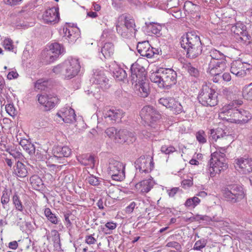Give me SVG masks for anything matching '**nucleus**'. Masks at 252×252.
Returning a JSON list of instances; mask_svg holds the SVG:
<instances>
[{
  "label": "nucleus",
  "mask_w": 252,
  "mask_h": 252,
  "mask_svg": "<svg viewBox=\"0 0 252 252\" xmlns=\"http://www.w3.org/2000/svg\"><path fill=\"white\" fill-rule=\"evenodd\" d=\"M44 214L48 220L51 223L55 224H58V218L54 214L52 213L50 209L49 208H46L44 210Z\"/></svg>",
  "instance_id": "nucleus-41"
},
{
  "label": "nucleus",
  "mask_w": 252,
  "mask_h": 252,
  "mask_svg": "<svg viewBox=\"0 0 252 252\" xmlns=\"http://www.w3.org/2000/svg\"><path fill=\"white\" fill-rule=\"evenodd\" d=\"M187 50V56L189 58H195L199 56L202 52V46H191L185 47L183 48Z\"/></svg>",
  "instance_id": "nucleus-29"
},
{
  "label": "nucleus",
  "mask_w": 252,
  "mask_h": 252,
  "mask_svg": "<svg viewBox=\"0 0 252 252\" xmlns=\"http://www.w3.org/2000/svg\"><path fill=\"white\" fill-rule=\"evenodd\" d=\"M196 138L197 140L201 144H204L207 141L206 134L202 130H200L196 132Z\"/></svg>",
  "instance_id": "nucleus-49"
},
{
  "label": "nucleus",
  "mask_w": 252,
  "mask_h": 252,
  "mask_svg": "<svg viewBox=\"0 0 252 252\" xmlns=\"http://www.w3.org/2000/svg\"><path fill=\"white\" fill-rule=\"evenodd\" d=\"M52 241L55 244H58L60 242V234L56 230L51 231Z\"/></svg>",
  "instance_id": "nucleus-54"
},
{
  "label": "nucleus",
  "mask_w": 252,
  "mask_h": 252,
  "mask_svg": "<svg viewBox=\"0 0 252 252\" xmlns=\"http://www.w3.org/2000/svg\"><path fill=\"white\" fill-rule=\"evenodd\" d=\"M200 202V200L197 197H193L188 199L185 205L187 207L195 208Z\"/></svg>",
  "instance_id": "nucleus-44"
},
{
  "label": "nucleus",
  "mask_w": 252,
  "mask_h": 252,
  "mask_svg": "<svg viewBox=\"0 0 252 252\" xmlns=\"http://www.w3.org/2000/svg\"><path fill=\"white\" fill-rule=\"evenodd\" d=\"M140 116L147 123L152 124L160 118V115L154 108L150 106H144L140 112Z\"/></svg>",
  "instance_id": "nucleus-12"
},
{
  "label": "nucleus",
  "mask_w": 252,
  "mask_h": 252,
  "mask_svg": "<svg viewBox=\"0 0 252 252\" xmlns=\"http://www.w3.org/2000/svg\"><path fill=\"white\" fill-rule=\"evenodd\" d=\"M94 235H89L85 237V242L88 245L94 244L96 242V239L94 236Z\"/></svg>",
  "instance_id": "nucleus-56"
},
{
  "label": "nucleus",
  "mask_w": 252,
  "mask_h": 252,
  "mask_svg": "<svg viewBox=\"0 0 252 252\" xmlns=\"http://www.w3.org/2000/svg\"><path fill=\"white\" fill-rule=\"evenodd\" d=\"M185 67L191 76L194 77H197L199 76V72L198 69L192 66L190 63L186 64Z\"/></svg>",
  "instance_id": "nucleus-47"
},
{
  "label": "nucleus",
  "mask_w": 252,
  "mask_h": 252,
  "mask_svg": "<svg viewBox=\"0 0 252 252\" xmlns=\"http://www.w3.org/2000/svg\"><path fill=\"white\" fill-rule=\"evenodd\" d=\"M161 27L158 25H153L151 27V31L153 33L158 34L161 31Z\"/></svg>",
  "instance_id": "nucleus-63"
},
{
  "label": "nucleus",
  "mask_w": 252,
  "mask_h": 252,
  "mask_svg": "<svg viewBox=\"0 0 252 252\" xmlns=\"http://www.w3.org/2000/svg\"><path fill=\"white\" fill-rule=\"evenodd\" d=\"M202 45L199 36L195 32L192 31L188 32L182 37L181 41V45L182 48L189 46L190 45L200 46Z\"/></svg>",
  "instance_id": "nucleus-15"
},
{
  "label": "nucleus",
  "mask_w": 252,
  "mask_h": 252,
  "mask_svg": "<svg viewBox=\"0 0 252 252\" xmlns=\"http://www.w3.org/2000/svg\"><path fill=\"white\" fill-rule=\"evenodd\" d=\"M135 91L137 95L143 97H147L150 93L148 84L144 81L135 83Z\"/></svg>",
  "instance_id": "nucleus-24"
},
{
  "label": "nucleus",
  "mask_w": 252,
  "mask_h": 252,
  "mask_svg": "<svg viewBox=\"0 0 252 252\" xmlns=\"http://www.w3.org/2000/svg\"><path fill=\"white\" fill-rule=\"evenodd\" d=\"M128 133V131L126 129L117 131L115 141L116 142L122 143L126 142V138L125 136Z\"/></svg>",
  "instance_id": "nucleus-39"
},
{
  "label": "nucleus",
  "mask_w": 252,
  "mask_h": 252,
  "mask_svg": "<svg viewBox=\"0 0 252 252\" xmlns=\"http://www.w3.org/2000/svg\"><path fill=\"white\" fill-rule=\"evenodd\" d=\"M227 148L219 147L217 151L211 154L210 160V167L208 171L211 177H214L216 174H220L228 167L226 162L225 153Z\"/></svg>",
  "instance_id": "nucleus-2"
},
{
  "label": "nucleus",
  "mask_w": 252,
  "mask_h": 252,
  "mask_svg": "<svg viewBox=\"0 0 252 252\" xmlns=\"http://www.w3.org/2000/svg\"><path fill=\"white\" fill-rule=\"evenodd\" d=\"M198 99L203 106H214L218 103V93L207 85H203Z\"/></svg>",
  "instance_id": "nucleus-4"
},
{
  "label": "nucleus",
  "mask_w": 252,
  "mask_h": 252,
  "mask_svg": "<svg viewBox=\"0 0 252 252\" xmlns=\"http://www.w3.org/2000/svg\"><path fill=\"white\" fill-rule=\"evenodd\" d=\"M130 70L132 84H137V82L145 81V69L138 62L134 63L131 65Z\"/></svg>",
  "instance_id": "nucleus-11"
},
{
  "label": "nucleus",
  "mask_w": 252,
  "mask_h": 252,
  "mask_svg": "<svg viewBox=\"0 0 252 252\" xmlns=\"http://www.w3.org/2000/svg\"><path fill=\"white\" fill-rule=\"evenodd\" d=\"M135 167L140 172L148 173L152 171L154 166L153 159L150 156H143L135 162Z\"/></svg>",
  "instance_id": "nucleus-9"
},
{
  "label": "nucleus",
  "mask_w": 252,
  "mask_h": 252,
  "mask_svg": "<svg viewBox=\"0 0 252 252\" xmlns=\"http://www.w3.org/2000/svg\"><path fill=\"white\" fill-rule=\"evenodd\" d=\"M63 52V47L58 43H54L50 46L49 53L50 60L53 61L57 58L60 54Z\"/></svg>",
  "instance_id": "nucleus-25"
},
{
  "label": "nucleus",
  "mask_w": 252,
  "mask_h": 252,
  "mask_svg": "<svg viewBox=\"0 0 252 252\" xmlns=\"http://www.w3.org/2000/svg\"><path fill=\"white\" fill-rule=\"evenodd\" d=\"M236 169L243 174L252 172V159L241 157L236 158L234 161Z\"/></svg>",
  "instance_id": "nucleus-14"
},
{
  "label": "nucleus",
  "mask_w": 252,
  "mask_h": 252,
  "mask_svg": "<svg viewBox=\"0 0 252 252\" xmlns=\"http://www.w3.org/2000/svg\"><path fill=\"white\" fill-rule=\"evenodd\" d=\"M78 161L84 166L90 165L94 168L95 164L94 157L91 154H83L77 158Z\"/></svg>",
  "instance_id": "nucleus-28"
},
{
  "label": "nucleus",
  "mask_w": 252,
  "mask_h": 252,
  "mask_svg": "<svg viewBox=\"0 0 252 252\" xmlns=\"http://www.w3.org/2000/svg\"><path fill=\"white\" fill-rule=\"evenodd\" d=\"M205 63L208 64L207 72L210 73L222 72L226 67V61L210 60L205 61Z\"/></svg>",
  "instance_id": "nucleus-18"
},
{
  "label": "nucleus",
  "mask_w": 252,
  "mask_h": 252,
  "mask_svg": "<svg viewBox=\"0 0 252 252\" xmlns=\"http://www.w3.org/2000/svg\"><path fill=\"white\" fill-rule=\"evenodd\" d=\"M48 83L47 81L43 79L38 80L35 83V88L38 90L43 91L45 90L47 88Z\"/></svg>",
  "instance_id": "nucleus-48"
},
{
  "label": "nucleus",
  "mask_w": 252,
  "mask_h": 252,
  "mask_svg": "<svg viewBox=\"0 0 252 252\" xmlns=\"http://www.w3.org/2000/svg\"><path fill=\"white\" fill-rule=\"evenodd\" d=\"M5 110L6 112L11 116L16 115V109L13 104H8L5 106Z\"/></svg>",
  "instance_id": "nucleus-55"
},
{
  "label": "nucleus",
  "mask_w": 252,
  "mask_h": 252,
  "mask_svg": "<svg viewBox=\"0 0 252 252\" xmlns=\"http://www.w3.org/2000/svg\"><path fill=\"white\" fill-rule=\"evenodd\" d=\"M71 216V214L66 213L64 215V217L65 221V225L67 227H70L72 225V223L69 220V217Z\"/></svg>",
  "instance_id": "nucleus-64"
},
{
  "label": "nucleus",
  "mask_w": 252,
  "mask_h": 252,
  "mask_svg": "<svg viewBox=\"0 0 252 252\" xmlns=\"http://www.w3.org/2000/svg\"><path fill=\"white\" fill-rule=\"evenodd\" d=\"M23 148L26 150L30 155H33L35 153V148L32 144L30 143L26 144V146L23 147Z\"/></svg>",
  "instance_id": "nucleus-58"
},
{
  "label": "nucleus",
  "mask_w": 252,
  "mask_h": 252,
  "mask_svg": "<svg viewBox=\"0 0 252 252\" xmlns=\"http://www.w3.org/2000/svg\"><path fill=\"white\" fill-rule=\"evenodd\" d=\"M158 103L170 109L174 114H180L183 108L181 103L172 97H161L158 99Z\"/></svg>",
  "instance_id": "nucleus-7"
},
{
  "label": "nucleus",
  "mask_w": 252,
  "mask_h": 252,
  "mask_svg": "<svg viewBox=\"0 0 252 252\" xmlns=\"http://www.w3.org/2000/svg\"><path fill=\"white\" fill-rule=\"evenodd\" d=\"M71 153V149L67 146H55L53 149V154L55 158L68 157Z\"/></svg>",
  "instance_id": "nucleus-23"
},
{
  "label": "nucleus",
  "mask_w": 252,
  "mask_h": 252,
  "mask_svg": "<svg viewBox=\"0 0 252 252\" xmlns=\"http://www.w3.org/2000/svg\"><path fill=\"white\" fill-rule=\"evenodd\" d=\"M118 20L120 21V25L123 24L133 34L135 33L136 30L134 28L135 25L134 19L125 16H121Z\"/></svg>",
  "instance_id": "nucleus-26"
},
{
  "label": "nucleus",
  "mask_w": 252,
  "mask_h": 252,
  "mask_svg": "<svg viewBox=\"0 0 252 252\" xmlns=\"http://www.w3.org/2000/svg\"><path fill=\"white\" fill-rule=\"evenodd\" d=\"M155 185V182L152 177L144 180L135 185V188L142 193L148 192Z\"/></svg>",
  "instance_id": "nucleus-21"
},
{
  "label": "nucleus",
  "mask_w": 252,
  "mask_h": 252,
  "mask_svg": "<svg viewBox=\"0 0 252 252\" xmlns=\"http://www.w3.org/2000/svg\"><path fill=\"white\" fill-rule=\"evenodd\" d=\"M9 153L16 159H21L23 157L21 153L15 150H11L9 152Z\"/></svg>",
  "instance_id": "nucleus-61"
},
{
  "label": "nucleus",
  "mask_w": 252,
  "mask_h": 252,
  "mask_svg": "<svg viewBox=\"0 0 252 252\" xmlns=\"http://www.w3.org/2000/svg\"><path fill=\"white\" fill-rule=\"evenodd\" d=\"M137 49L138 52L141 56L145 57L147 58H151L154 55L159 54L158 49L152 47L148 41L138 43L137 46Z\"/></svg>",
  "instance_id": "nucleus-13"
},
{
  "label": "nucleus",
  "mask_w": 252,
  "mask_h": 252,
  "mask_svg": "<svg viewBox=\"0 0 252 252\" xmlns=\"http://www.w3.org/2000/svg\"><path fill=\"white\" fill-rule=\"evenodd\" d=\"M14 173L17 176L24 178L27 176L28 171L26 166L21 162L18 161L14 168Z\"/></svg>",
  "instance_id": "nucleus-30"
},
{
  "label": "nucleus",
  "mask_w": 252,
  "mask_h": 252,
  "mask_svg": "<svg viewBox=\"0 0 252 252\" xmlns=\"http://www.w3.org/2000/svg\"><path fill=\"white\" fill-rule=\"evenodd\" d=\"M4 3L10 6H15L19 4L22 0H3Z\"/></svg>",
  "instance_id": "nucleus-62"
},
{
  "label": "nucleus",
  "mask_w": 252,
  "mask_h": 252,
  "mask_svg": "<svg viewBox=\"0 0 252 252\" xmlns=\"http://www.w3.org/2000/svg\"><path fill=\"white\" fill-rule=\"evenodd\" d=\"M227 114H228L229 117L226 118V119L229 120L230 122L240 124V119H239V109L236 108L229 109Z\"/></svg>",
  "instance_id": "nucleus-33"
},
{
  "label": "nucleus",
  "mask_w": 252,
  "mask_h": 252,
  "mask_svg": "<svg viewBox=\"0 0 252 252\" xmlns=\"http://www.w3.org/2000/svg\"><path fill=\"white\" fill-rule=\"evenodd\" d=\"M210 60L226 61L225 55L215 49H211L209 52V55L205 57V61H210Z\"/></svg>",
  "instance_id": "nucleus-27"
},
{
  "label": "nucleus",
  "mask_w": 252,
  "mask_h": 252,
  "mask_svg": "<svg viewBox=\"0 0 252 252\" xmlns=\"http://www.w3.org/2000/svg\"><path fill=\"white\" fill-rule=\"evenodd\" d=\"M125 166L121 162L110 159L108 168V173L113 180L120 181L125 178Z\"/></svg>",
  "instance_id": "nucleus-5"
},
{
  "label": "nucleus",
  "mask_w": 252,
  "mask_h": 252,
  "mask_svg": "<svg viewBox=\"0 0 252 252\" xmlns=\"http://www.w3.org/2000/svg\"><path fill=\"white\" fill-rule=\"evenodd\" d=\"M102 180V179L96 177L93 175H90L89 176H88V177L86 178V181L90 185L94 186L99 185Z\"/></svg>",
  "instance_id": "nucleus-46"
},
{
  "label": "nucleus",
  "mask_w": 252,
  "mask_h": 252,
  "mask_svg": "<svg viewBox=\"0 0 252 252\" xmlns=\"http://www.w3.org/2000/svg\"><path fill=\"white\" fill-rule=\"evenodd\" d=\"M57 116L65 123H72L75 121L76 115L74 110L70 107L64 108L57 113Z\"/></svg>",
  "instance_id": "nucleus-19"
},
{
  "label": "nucleus",
  "mask_w": 252,
  "mask_h": 252,
  "mask_svg": "<svg viewBox=\"0 0 252 252\" xmlns=\"http://www.w3.org/2000/svg\"><path fill=\"white\" fill-rule=\"evenodd\" d=\"M252 118L251 114L244 109H239V119L240 124L248 123Z\"/></svg>",
  "instance_id": "nucleus-36"
},
{
  "label": "nucleus",
  "mask_w": 252,
  "mask_h": 252,
  "mask_svg": "<svg viewBox=\"0 0 252 252\" xmlns=\"http://www.w3.org/2000/svg\"><path fill=\"white\" fill-rule=\"evenodd\" d=\"M182 220L185 222H193L194 221H199L200 220H205L207 221H210L211 218L207 216H203L197 215L195 216H193L192 214H191V216H185L182 218Z\"/></svg>",
  "instance_id": "nucleus-34"
},
{
  "label": "nucleus",
  "mask_w": 252,
  "mask_h": 252,
  "mask_svg": "<svg viewBox=\"0 0 252 252\" xmlns=\"http://www.w3.org/2000/svg\"><path fill=\"white\" fill-rule=\"evenodd\" d=\"M63 32L64 37L68 40L69 42H74L79 37V30L76 28L68 27L63 28Z\"/></svg>",
  "instance_id": "nucleus-22"
},
{
  "label": "nucleus",
  "mask_w": 252,
  "mask_h": 252,
  "mask_svg": "<svg viewBox=\"0 0 252 252\" xmlns=\"http://www.w3.org/2000/svg\"><path fill=\"white\" fill-rule=\"evenodd\" d=\"M206 240L204 239H200L197 241L193 246V250L200 251L201 249L204 248L206 245Z\"/></svg>",
  "instance_id": "nucleus-50"
},
{
  "label": "nucleus",
  "mask_w": 252,
  "mask_h": 252,
  "mask_svg": "<svg viewBox=\"0 0 252 252\" xmlns=\"http://www.w3.org/2000/svg\"><path fill=\"white\" fill-rule=\"evenodd\" d=\"M231 31L235 34L240 36V38L242 40H244V38H245V40L249 39L250 37V35L246 30V26L242 23H237L235 25L232 26Z\"/></svg>",
  "instance_id": "nucleus-20"
},
{
  "label": "nucleus",
  "mask_w": 252,
  "mask_h": 252,
  "mask_svg": "<svg viewBox=\"0 0 252 252\" xmlns=\"http://www.w3.org/2000/svg\"><path fill=\"white\" fill-rule=\"evenodd\" d=\"M13 41L9 38H6L3 40V46L5 49L12 51L14 48Z\"/></svg>",
  "instance_id": "nucleus-52"
},
{
  "label": "nucleus",
  "mask_w": 252,
  "mask_h": 252,
  "mask_svg": "<svg viewBox=\"0 0 252 252\" xmlns=\"http://www.w3.org/2000/svg\"><path fill=\"white\" fill-rule=\"evenodd\" d=\"M166 247L169 248H172L175 249L182 248V246L180 245V243L175 241H171L168 242L166 245Z\"/></svg>",
  "instance_id": "nucleus-59"
},
{
  "label": "nucleus",
  "mask_w": 252,
  "mask_h": 252,
  "mask_svg": "<svg viewBox=\"0 0 252 252\" xmlns=\"http://www.w3.org/2000/svg\"><path fill=\"white\" fill-rule=\"evenodd\" d=\"M117 130L114 127H111L105 130V133L110 138L115 140Z\"/></svg>",
  "instance_id": "nucleus-51"
},
{
  "label": "nucleus",
  "mask_w": 252,
  "mask_h": 252,
  "mask_svg": "<svg viewBox=\"0 0 252 252\" xmlns=\"http://www.w3.org/2000/svg\"><path fill=\"white\" fill-rule=\"evenodd\" d=\"M103 117L106 122L111 123L119 122L123 117L122 111L113 108H106L103 111Z\"/></svg>",
  "instance_id": "nucleus-16"
},
{
  "label": "nucleus",
  "mask_w": 252,
  "mask_h": 252,
  "mask_svg": "<svg viewBox=\"0 0 252 252\" xmlns=\"http://www.w3.org/2000/svg\"><path fill=\"white\" fill-rule=\"evenodd\" d=\"M224 197L227 201L236 203L244 198L245 194L241 187L237 185L228 186L223 191Z\"/></svg>",
  "instance_id": "nucleus-6"
},
{
  "label": "nucleus",
  "mask_w": 252,
  "mask_h": 252,
  "mask_svg": "<svg viewBox=\"0 0 252 252\" xmlns=\"http://www.w3.org/2000/svg\"><path fill=\"white\" fill-rule=\"evenodd\" d=\"M80 68L78 60L71 58L54 66L52 71L56 74L61 75L64 79H70L78 74Z\"/></svg>",
  "instance_id": "nucleus-3"
},
{
  "label": "nucleus",
  "mask_w": 252,
  "mask_h": 252,
  "mask_svg": "<svg viewBox=\"0 0 252 252\" xmlns=\"http://www.w3.org/2000/svg\"><path fill=\"white\" fill-rule=\"evenodd\" d=\"M225 136H229L228 135H226V133L224 132L221 128H217L216 129H211L210 130V138H212L216 141L219 139H221Z\"/></svg>",
  "instance_id": "nucleus-35"
},
{
  "label": "nucleus",
  "mask_w": 252,
  "mask_h": 252,
  "mask_svg": "<svg viewBox=\"0 0 252 252\" xmlns=\"http://www.w3.org/2000/svg\"><path fill=\"white\" fill-rule=\"evenodd\" d=\"M13 203L14 205L15 209L20 212L24 210V206L20 199V197L17 193H15L12 197Z\"/></svg>",
  "instance_id": "nucleus-42"
},
{
  "label": "nucleus",
  "mask_w": 252,
  "mask_h": 252,
  "mask_svg": "<svg viewBox=\"0 0 252 252\" xmlns=\"http://www.w3.org/2000/svg\"><path fill=\"white\" fill-rule=\"evenodd\" d=\"M252 68V65L246 63L242 62L240 60L234 61L231 63L230 71L237 77H245Z\"/></svg>",
  "instance_id": "nucleus-10"
},
{
  "label": "nucleus",
  "mask_w": 252,
  "mask_h": 252,
  "mask_svg": "<svg viewBox=\"0 0 252 252\" xmlns=\"http://www.w3.org/2000/svg\"><path fill=\"white\" fill-rule=\"evenodd\" d=\"M101 52L105 58H110L114 53L113 44L110 42L105 43L101 48Z\"/></svg>",
  "instance_id": "nucleus-32"
},
{
  "label": "nucleus",
  "mask_w": 252,
  "mask_h": 252,
  "mask_svg": "<svg viewBox=\"0 0 252 252\" xmlns=\"http://www.w3.org/2000/svg\"><path fill=\"white\" fill-rule=\"evenodd\" d=\"M242 94L245 99L252 100V83L243 88Z\"/></svg>",
  "instance_id": "nucleus-40"
},
{
  "label": "nucleus",
  "mask_w": 252,
  "mask_h": 252,
  "mask_svg": "<svg viewBox=\"0 0 252 252\" xmlns=\"http://www.w3.org/2000/svg\"><path fill=\"white\" fill-rule=\"evenodd\" d=\"M150 79L159 87L169 89L176 83L177 73L171 68H161L152 73Z\"/></svg>",
  "instance_id": "nucleus-1"
},
{
  "label": "nucleus",
  "mask_w": 252,
  "mask_h": 252,
  "mask_svg": "<svg viewBox=\"0 0 252 252\" xmlns=\"http://www.w3.org/2000/svg\"><path fill=\"white\" fill-rule=\"evenodd\" d=\"M91 80L94 83L98 85L103 90H107L110 87L109 80L107 78L103 69L94 70Z\"/></svg>",
  "instance_id": "nucleus-8"
},
{
  "label": "nucleus",
  "mask_w": 252,
  "mask_h": 252,
  "mask_svg": "<svg viewBox=\"0 0 252 252\" xmlns=\"http://www.w3.org/2000/svg\"><path fill=\"white\" fill-rule=\"evenodd\" d=\"M59 8L53 7L47 9L43 14L42 19L45 23L55 24L59 21Z\"/></svg>",
  "instance_id": "nucleus-17"
},
{
  "label": "nucleus",
  "mask_w": 252,
  "mask_h": 252,
  "mask_svg": "<svg viewBox=\"0 0 252 252\" xmlns=\"http://www.w3.org/2000/svg\"><path fill=\"white\" fill-rule=\"evenodd\" d=\"M114 77L118 81H124L127 77L126 71L122 68L118 67L113 71Z\"/></svg>",
  "instance_id": "nucleus-38"
},
{
  "label": "nucleus",
  "mask_w": 252,
  "mask_h": 252,
  "mask_svg": "<svg viewBox=\"0 0 252 252\" xmlns=\"http://www.w3.org/2000/svg\"><path fill=\"white\" fill-rule=\"evenodd\" d=\"M58 99L56 97L50 96L48 102L44 105L46 110H50L54 108L58 103Z\"/></svg>",
  "instance_id": "nucleus-43"
},
{
  "label": "nucleus",
  "mask_w": 252,
  "mask_h": 252,
  "mask_svg": "<svg viewBox=\"0 0 252 252\" xmlns=\"http://www.w3.org/2000/svg\"><path fill=\"white\" fill-rule=\"evenodd\" d=\"M222 72H216V73H210L213 76L212 80L215 83H220L222 81Z\"/></svg>",
  "instance_id": "nucleus-57"
},
{
  "label": "nucleus",
  "mask_w": 252,
  "mask_h": 252,
  "mask_svg": "<svg viewBox=\"0 0 252 252\" xmlns=\"http://www.w3.org/2000/svg\"><path fill=\"white\" fill-rule=\"evenodd\" d=\"M116 29L118 33L124 38H126L132 36L133 33L128 30L127 28L123 24L120 25V21L119 20L116 25Z\"/></svg>",
  "instance_id": "nucleus-31"
},
{
  "label": "nucleus",
  "mask_w": 252,
  "mask_h": 252,
  "mask_svg": "<svg viewBox=\"0 0 252 252\" xmlns=\"http://www.w3.org/2000/svg\"><path fill=\"white\" fill-rule=\"evenodd\" d=\"M50 96L47 95L40 94L38 95V102L43 106L45 104L46 101H47Z\"/></svg>",
  "instance_id": "nucleus-60"
},
{
  "label": "nucleus",
  "mask_w": 252,
  "mask_h": 252,
  "mask_svg": "<svg viewBox=\"0 0 252 252\" xmlns=\"http://www.w3.org/2000/svg\"><path fill=\"white\" fill-rule=\"evenodd\" d=\"M10 201V193L6 189H5L2 192L1 197V203L3 209H5V205H7Z\"/></svg>",
  "instance_id": "nucleus-45"
},
{
  "label": "nucleus",
  "mask_w": 252,
  "mask_h": 252,
  "mask_svg": "<svg viewBox=\"0 0 252 252\" xmlns=\"http://www.w3.org/2000/svg\"><path fill=\"white\" fill-rule=\"evenodd\" d=\"M175 148L172 146L163 145L161 147V151L165 154H170L175 152Z\"/></svg>",
  "instance_id": "nucleus-53"
},
{
  "label": "nucleus",
  "mask_w": 252,
  "mask_h": 252,
  "mask_svg": "<svg viewBox=\"0 0 252 252\" xmlns=\"http://www.w3.org/2000/svg\"><path fill=\"white\" fill-rule=\"evenodd\" d=\"M30 182L32 187L36 190L42 188L43 183L41 179L37 175H33L30 178Z\"/></svg>",
  "instance_id": "nucleus-37"
}]
</instances>
